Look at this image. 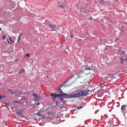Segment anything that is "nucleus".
Instances as JSON below:
<instances>
[{
    "mask_svg": "<svg viewBox=\"0 0 127 127\" xmlns=\"http://www.w3.org/2000/svg\"><path fill=\"white\" fill-rule=\"evenodd\" d=\"M8 92L10 93V94H11V95H14V92H13V90L12 89H8Z\"/></svg>",
    "mask_w": 127,
    "mask_h": 127,
    "instance_id": "nucleus-10",
    "label": "nucleus"
},
{
    "mask_svg": "<svg viewBox=\"0 0 127 127\" xmlns=\"http://www.w3.org/2000/svg\"><path fill=\"white\" fill-rule=\"evenodd\" d=\"M16 61H18V60H16Z\"/></svg>",
    "mask_w": 127,
    "mask_h": 127,
    "instance_id": "nucleus-37",
    "label": "nucleus"
},
{
    "mask_svg": "<svg viewBox=\"0 0 127 127\" xmlns=\"http://www.w3.org/2000/svg\"><path fill=\"white\" fill-rule=\"evenodd\" d=\"M73 37H74V35L72 33H71V38H73Z\"/></svg>",
    "mask_w": 127,
    "mask_h": 127,
    "instance_id": "nucleus-26",
    "label": "nucleus"
},
{
    "mask_svg": "<svg viewBox=\"0 0 127 127\" xmlns=\"http://www.w3.org/2000/svg\"><path fill=\"white\" fill-rule=\"evenodd\" d=\"M59 91H60V92H59V94H60V95H62V96H64V94H65V93H64L63 92V91H62V90L61 89V88H59Z\"/></svg>",
    "mask_w": 127,
    "mask_h": 127,
    "instance_id": "nucleus-8",
    "label": "nucleus"
},
{
    "mask_svg": "<svg viewBox=\"0 0 127 127\" xmlns=\"http://www.w3.org/2000/svg\"><path fill=\"white\" fill-rule=\"evenodd\" d=\"M29 93H30V92H29L27 93V95H29Z\"/></svg>",
    "mask_w": 127,
    "mask_h": 127,
    "instance_id": "nucleus-36",
    "label": "nucleus"
},
{
    "mask_svg": "<svg viewBox=\"0 0 127 127\" xmlns=\"http://www.w3.org/2000/svg\"><path fill=\"white\" fill-rule=\"evenodd\" d=\"M24 100H27V98H24Z\"/></svg>",
    "mask_w": 127,
    "mask_h": 127,
    "instance_id": "nucleus-34",
    "label": "nucleus"
},
{
    "mask_svg": "<svg viewBox=\"0 0 127 127\" xmlns=\"http://www.w3.org/2000/svg\"><path fill=\"white\" fill-rule=\"evenodd\" d=\"M85 70H92V68H91V67L90 66H87L85 67Z\"/></svg>",
    "mask_w": 127,
    "mask_h": 127,
    "instance_id": "nucleus-15",
    "label": "nucleus"
},
{
    "mask_svg": "<svg viewBox=\"0 0 127 127\" xmlns=\"http://www.w3.org/2000/svg\"><path fill=\"white\" fill-rule=\"evenodd\" d=\"M11 42H13V43H14V41H12Z\"/></svg>",
    "mask_w": 127,
    "mask_h": 127,
    "instance_id": "nucleus-33",
    "label": "nucleus"
},
{
    "mask_svg": "<svg viewBox=\"0 0 127 127\" xmlns=\"http://www.w3.org/2000/svg\"><path fill=\"white\" fill-rule=\"evenodd\" d=\"M30 56V54H27L26 55L25 57H29Z\"/></svg>",
    "mask_w": 127,
    "mask_h": 127,
    "instance_id": "nucleus-22",
    "label": "nucleus"
},
{
    "mask_svg": "<svg viewBox=\"0 0 127 127\" xmlns=\"http://www.w3.org/2000/svg\"><path fill=\"white\" fill-rule=\"evenodd\" d=\"M82 73H83V72L81 71V72H79L76 74V75H77L78 78H81L82 77Z\"/></svg>",
    "mask_w": 127,
    "mask_h": 127,
    "instance_id": "nucleus-7",
    "label": "nucleus"
},
{
    "mask_svg": "<svg viewBox=\"0 0 127 127\" xmlns=\"http://www.w3.org/2000/svg\"><path fill=\"white\" fill-rule=\"evenodd\" d=\"M2 39H3V40H4V39H5V36L3 35Z\"/></svg>",
    "mask_w": 127,
    "mask_h": 127,
    "instance_id": "nucleus-25",
    "label": "nucleus"
},
{
    "mask_svg": "<svg viewBox=\"0 0 127 127\" xmlns=\"http://www.w3.org/2000/svg\"><path fill=\"white\" fill-rule=\"evenodd\" d=\"M33 96L36 98V99H40V98H41V96L37 95L36 93H33Z\"/></svg>",
    "mask_w": 127,
    "mask_h": 127,
    "instance_id": "nucleus-4",
    "label": "nucleus"
},
{
    "mask_svg": "<svg viewBox=\"0 0 127 127\" xmlns=\"http://www.w3.org/2000/svg\"><path fill=\"white\" fill-rule=\"evenodd\" d=\"M91 19H92V17H91Z\"/></svg>",
    "mask_w": 127,
    "mask_h": 127,
    "instance_id": "nucleus-40",
    "label": "nucleus"
},
{
    "mask_svg": "<svg viewBox=\"0 0 127 127\" xmlns=\"http://www.w3.org/2000/svg\"><path fill=\"white\" fill-rule=\"evenodd\" d=\"M91 19H92V17H91Z\"/></svg>",
    "mask_w": 127,
    "mask_h": 127,
    "instance_id": "nucleus-41",
    "label": "nucleus"
},
{
    "mask_svg": "<svg viewBox=\"0 0 127 127\" xmlns=\"http://www.w3.org/2000/svg\"><path fill=\"white\" fill-rule=\"evenodd\" d=\"M4 97H5V96H3L1 95H0V99H2V98H4Z\"/></svg>",
    "mask_w": 127,
    "mask_h": 127,
    "instance_id": "nucleus-23",
    "label": "nucleus"
},
{
    "mask_svg": "<svg viewBox=\"0 0 127 127\" xmlns=\"http://www.w3.org/2000/svg\"><path fill=\"white\" fill-rule=\"evenodd\" d=\"M5 105H6V106H9V105H10V103H5Z\"/></svg>",
    "mask_w": 127,
    "mask_h": 127,
    "instance_id": "nucleus-28",
    "label": "nucleus"
},
{
    "mask_svg": "<svg viewBox=\"0 0 127 127\" xmlns=\"http://www.w3.org/2000/svg\"><path fill=\"white\" fill-rule=\"evenodd\" d=\"M91 19H92V17H91Z\"/></svg>",
    "mask_w": 127,
    "mask_h": 127,
    "instance_id": "nucleus-39",
    "label": "nucleus"
},
{
    "mask_svg": "<svg viewBox=\"0 0 127 127\" xmlns=\"http://www.w3.org/2000/svg\"><path fill=\"white\" fill-rule=\"evenodd\" d=\"M15 104H16L17 103H20V102H15Z\"/></svg>",
    "mask_w": 127,
    "mask_h": 127,
    "instance_id": "nucleus-32",
    "label": "nucleus"
},
{
    "mask_svg": "<svg viewBox=\"0 0 127 127\" xmlns=\"http://www.w3.org/2000/svg\"><path fill=\"white\" fill-rule=\"evenodd\" d=\"M105 84V83H98L97 84V86H103V85H104Z\"/></svg>",
    "mask_w": 127,
    "mask_h": 127,
    "instance_id": "nucleus-19",
    "label": "nucleus"
},
{
    "mask_svg": "<svg viewBox=\"0 0 127 127\" xmlns=\"http://www.w3.org/2000/svg\"><path fill=\"white\" fill-rule=\"evenodd\" d=\"M80 11L81 12H82V13H84L85 12V8H82L80 10Z\"/></svg>",
    "mask_w": 127,
    "mask_h": 127,
    "instance_id": "nucleus-17",
    "label": "nucleus"
},
{
    "mask_svg": "<svg viewBox=\"0 0 127 127\" xmlns=\"http://www.w3.org/2000/svg\"><path fill=\"white\" fill-rule=\"evenodd\" d=\"M89 92H90V90L81 91L78 93L71 95L64 93V96H65L66 98H69V99H73V98H80V97H84V96H87Z\"/></svg>",
    "mask_w": 127,
    "mask_h": 127,
    "instance_id": "nucleus-1",
    "label": "nucleus"
},
{
    "mask_svg": "<svg viewBox=\"0 0 127 127\" xmlns=\"http://www.w3.org/2000/svg\"><path fill=\"white\" fill-rule=\"evenodd\" d=\"M57 104H58V102H57Z\"/></svg>",
    "mask_w": 127,
    "mask_h": 127,
    "instance_id": "nucleus-38",
    "label": "nucleus"
},
{
    "mask_svg": "<svg viewBox=\"0 0 127 127\" xmlns=\"http://www.w3.org/2000/svg\"><path fill=\"white\" fill-rule=\"evenodd\" d=\"M20 104H21V105H25V104H26V105H27L29 104L28 102H20Z\"/></svg>",
    "mask_w": 127,
    "mask_h": 127,
    "instance_id": "nucleus-16",
    "label": "nucleus"
},
{
    "mask_svg": "<svg viewBox=\"0 0 127 127\" xmlns=\"http://www.w3.org/2000/svg\"><path fill=\"white\" fill-rule=\"evenodd\" d=\"M82 108H83V107H78V109H82Z\"/></svg>",
    "mask_w": 127,
    "mask_h": 127,
    "instance_id": "nucleus-31",
    "label": "nucleus"
},
{
    "mask_svg": "<svg viewBox=\"0 0 127 127\" xmlns=\"http://www.w3.org/2000/svg\"><path fill=\"white\" fill-rule=\"evenodd\" d=\"M9 40L11 42L12 40H11V38H9Z\"/></svg>",
    "mask_w": 127,
    "mask_h": 127,
    "instance_id": "nucleus-30",
    "label": "nucleus"
},
{
    "mask_svg": "<svg viewBox=\"0 0 127 127\" xmlns=\"http://www.w3.org/2000/svg\"><path fill=\"white\" fill-rule=\"evenodd\" d=\"M127 106H126V105H123L121 108V110H125L126 108H127Z\"/></svg>",
    "mask_w": 127,
    "mask_h": 127,
    "instance_id": "nucleus-12",
    "label": "nucleus"
},
{
    "mask_svg": "<svg viewBox=\"0 0 127 127\" xmlns=\"http://www.w3.org/2000/svg\"><path fill=\"white\" fill-rule=\"evenodd\" d=\"M24 72H25V69H24V68L22 69L21 70H20L18 73L19 74H22L23 73H24Z\"/></svg>",
    "mask_w": 127,
    "mask_h": 127,
    "instance_id": "nucleus-9",
    "label": "nucleus"
},
{
    "mask_svg": "<svg viewBox=\"0 0 127 127\" xmlns=\"http://www.w3.org/2000/svg\"><path fill=\"white\" fill-rule=\"evenodd\" d=\"M67 82H68V81L66 80L64 82V83L61 85V88H62V87H64V85H65V84H66Z\"/></svg>",
    "mask_w": 127,
    "mask_h": 127,
    "instance_id": "nucleus-13",
    "label": "nucleus"
},
{
    "mask_svg": "<svg viewBox=\"0 0 127 127\" xmlns=\"http://www.w3.org/2000/svg\"><path fill=\"white\" fill-rule=\"evenodd\" d=\"M34 101L35 102V106H39L40 105V103H38V100L35 99Z\"/></svg>",
    "mask_w": 127,
    "mask_h": 127,
    "instance_id": "nucleus-6",
    "label": "nucleus"
},
{
    "mask_svg": "<svg viewBox=\"0 0 127 127\" xmlns=\"http://www.w3.org/2000/svg\"><path fill=\"white\" fill-rule=\"evenodd\" d=\"M72 78H74V75L70 76L69 78V80H71V79H72Z\"/></svg>",
    "mask_w": 127,
    "mask_h": 127,
    "instance_id": "nucleus-27",
    "label": "nucleus"
},
{
    "mask_svg": "<svg viewBox=\"0 0 127 127\" xmlns=\"http://www.w3.org/2000/svg\"><path fill=\"white\" fill-rule=\"evenodd\" d=\"M48 27H51L52 28V29H56V25L54 24V25H50L48 26Z\"/></svg>",
    "mask_w": 127,
    "mask_h": 127,
    "instance_id": "nucleus-5",
    "label": "nucleus"
},
{
    "mask_svg": "<svg viewBox=\"0 0 127 127\" xmlns=\"http://www.w3.org/2000/svg\"><path fill=\"white\" fill-rule=\"evenodd\" d=\"M22 112H17V114H18L19 115H22Z\"/></svg>",
    "mask_w": 127,
    "mask_h": 127,
    "instance_id": "nucleus-20",
    "label": "nucleus"
},
{
    "mask_svg": "<svg viewBox=\"0 0 127 127\" xmlns=\"http://www.w3.org/2000/svg\"><path fill=\"white\" fill-rule=\"evenodd\" d=\"M0 31H1V28H0Z\"/></svg>",
    "mask_w": 127,
    "mask_h": 127,
    "instance_id": "nucleus-35",
    "label": "nucleus"
},
{
    "mask_svg": "<svg viewBox=\"0 0 127 127\" xmlns=\"http://www.w3.org/2000/svg\"><path fill=\"white\" fill-rule=\"evenodd\" d=\"M34 115H36L37 116H38V117H41V118H43V119H45V116L42 114H41L40 112L35 113Z\"/></svg>",
    "mask_w": 127,
    "mask_h": 127,
    "instance_id": "nucleus-3",
    "label": "nucleus"
},
{
    "mask_svg": "<svg viewBox=\"0 0 127 127\" xmlns=\"http://www.w3.org/2000/svg\"><path fill=\"white\" fill-rule=\"evenodd\" d=\"M52 97H54L55 98H59V97H61V95L57 94L56 93H52L51 94Z\"/></svg>",
    "mask_w": 127,
    "mask_h": 127,
    "instance_id": "nucleus-2",
    "label": "nucleus"
},
{
    "mask_svg": "<svg viewBox=\"0 0 127 127\" xmlns=\"http://www.w3.org/2000/svg\"><path fill=\"white\" fill-rule=\"evenodd\" d=\"M101 3H102V4H105V1H104V0H102Z\"/></svg>",
    "mask_w": 127,
    "mask_h": 127,
    "instance_id": "nucleus-24",
    "label": "nucleus"
},
{
    "mask_svg": "<svg viewBox=\"0 0 127 127\" xmlns=\"http://www.w3.org/2000/svg\"><path fill=\"white\" fill-rule=\"evenodd\" d=\"M58 6L59 7H61V8H64L65 7V6H63V5H60Z\"/></svg>",
    "mask_w": 127,
    "mask_h": 127,
    "instance_id": "nucleus-18",
    "label": "nucleus"
},
{
    "mask_svg": "<svg viewBox=\"0 0 127 127\" xmlns=\"http://www.w3.org/2000/svg\"><path fill=\"white\" fill-rule=\"evenodd\" d=\"M120 60L122 61V63H124V61H127V58L126 59H124L123 58H120Z\"/></svg>",
    "mask_w": 127,
    "mask_h": 127,
    "instance_id": "nucleus-11",
    "label": "nucleus"
},
{
    "mask_svg": "<svg viewBox=\"0 0 127 127\" xmlns=\"http://www.w3.org/2000/svg\"><path fill=\"white\" fill-rule=\"evenodd\" d=\"M16 110H17L18 111H20L21 112H22V111H23V110L18 109V108H17Z\"/></svg>",
    "mask_w": 127,
    "mask_h": 127,
    "instance_id": "nucleus-29",
    "label": "nucleus"
},
{
    "mask_svg": "<svg viewBox=\"0 0 127 127\" xmlns=\"http://www.w3.org/2000/svg\"><path fill=\"white\" fill-rule=\"evenodd\" d=\"M21 33H20V35H19V38H18V41H17V43H19V42L20 41V38L21 37Z\"/></svg>",
    "mask_w": 127,
    "mask_h": 127,
    "instance_id": "nucleus-14",
    "label": "nucleus"
},
{
    "mask_svg": "<svg viewBox=\"0 0 127 127\" xmlns=\"http://www.w3.org/2000/svg\"><path fill=\"white\" fill-rule=\"evenodd\" d=\"M7 41L8 42V43L9 44H10V45H11V43H10V42H9V41L8 40V39L6 38Z\"/></svg>",
    "mask_w": 127,
    "mask_h": 127,
    "instance_id": "nucleus-21",
    "label": "nucleus"
}]
</instances>
